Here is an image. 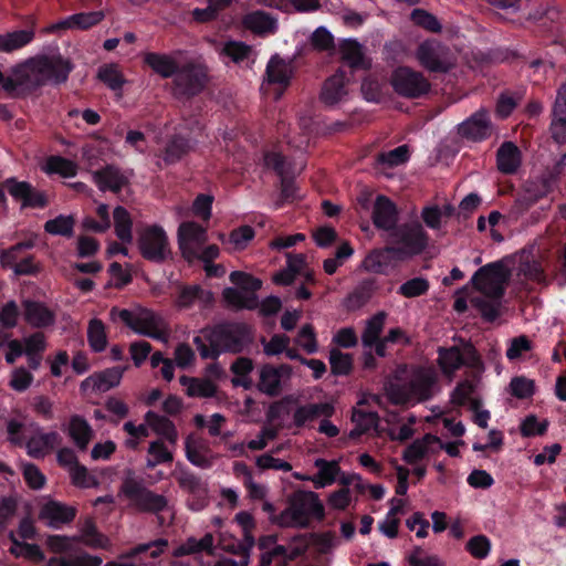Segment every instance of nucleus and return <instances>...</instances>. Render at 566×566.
<instances>
[{
  "label": "nucleus",
  "mask_w": 566,
  "mask_h": 566,
  "mask_svg": "<svg viewBox=\"0 0 566 566\" xmlns=\"http://www.w3.org/2000/svg\"><path fill=\"white\" fill-rule=\"evenodd\" d=\"M72 70L71 61L59 52L40 54L15 65L10 76L0 71V87L7 94L15 96L49 83H64Z\"/></svg>",
  "instance_id": "f257e3e1"
},
{
  "label": "nucleus",
  "mask_w": 566,
  "mask_h": 566,
  "mask_svg": "<svg viewBox=\"0 0 566 566\" xmlns=\"http://www.w3.org/2000/svg\"><path fill=\"white\" fill-rule=\"evenodd\" d=\"M438 391V374L432 366L402 367L386 386L395 405L415 406L431 399Z\"/></svg>",
  "instance_id": "f03ea898"
},
{
  "label": "nucleus",
  "mask_w": 566,
  "mask_h": 566,
  "mask_svg": "<svg viewBox=\"0 0 566 566\" xmlns=\"http://www.w3.org/2000/svg\"><path fill=\"white\" fill-rule=\"evenodd\" d=\"M510 272L503 262H494L480 268L471 277V284L483 295L471 297V303L488 321L499 315L500 301Z\"/></svg>",
  "instance_id": "7ed1b4c3"
},
{
  "label": "nucleus",
  "mask_w": 566,
  "mask_h": 566,
  "mask_svg": "<svg viewBox=\"0 0 566 566\" xmlns=\"http://www.w3.org/2000/svg\"><path fill=\"white\" fill-rule=\"evenodd\" d=\"M208 345L201 337L193 339L195 345L205 359L216 358L223 353H240L251 342V333L247 325L243 324H221L207 334Z\"/></svg>",
  "instance_id": "20e7f679"
},
{
  "label": "nucleus",
  "mask_w": 566,
  "mask_h": 566,
  "mask_svg": "<svg viewBox=\"0 0 566 566\" xmlns=\"http://www.w3.org/2000/svg\"><path fill=\"white\" fill-rule=\"evenodd\" d=\"M112 321H120L134 333L150 337L164 344L170 338V328L166 319L157 312L136 305L132 308L113 307L109 312Z\"/></svg>",
  "instance_id": "39448f33"
},
{
  "label": "nucleus",
  "mask_w": 566,
  "mask_h": 566,
  "mask_svg": "<svg viewBox=\"0 0 566 566\" xmlns=\"http://www.w3.org/2000/svg\"><path fill=\"white\" fill-rule=\"evenodd\" d=\"M325 509L319 496L313 491L300 490L294 492L289 506L281 512L276 523L282 527H307L313 518L322 521Z\"/></svg>",
  "instance_id": "423d86ee"
},
{
  "label": "nucleus",
  "mask_w": 566,
  "mask_h": 566,
  "mask_svg": "<svg viewBox=\"0 0 566 566\" xmlns=\"http://www.w3.org/2000/svg\"><path fill=\"white\" fill-rule=\"evenodd\" d=\"M137 247L143 258L151 262H163L171 254L169 238L165 229L158 224H148L139 229Z\"/></svg>",
  "instance_id": "0eeeda50"
},
{
  "label": "nucleus",
  "mask_w": 566,
  "mask_h": 566,
  "mask_svg": "<svg viewBox=\"0 0 566 566\" xmlns=\"http://www.w3.org/2000/svg\"><path fill=\"white\" fill-rule=\"evenodd\" d=\"M419 64L429 72L446 73L455 64L450 49L437 40L421 42L415 51Z\"/></svg>",
  "instance_id": "6e6552de"
},
{
  "label": "nucleus",
  "mask_w": 566,
  "mask_h": 566,
  "mask_svg": "<svg viewBox=\"0 0 566 566\" xmlns=\"http://www.w3.org/2000/svg\"><path fill=\"white\" fill-rule=\"evenodd\" d=\"M428 244L427 234L419 223L406 224L392 234V250L399 261L421 253Z\"/></svg>",
  "instance_id": "1a4fd4ad"
},
{
  "label": "nucleus",
  "mask_w": 566,
  "mask_h": 566,
  "mask_svg": "<svg viewBox=\"0 0 566 566\" xmlns=\"http://www.w3.org/2000/svg\"><path fill=\"white\" fill-rule=\"evenodd\" d=\"M120 492L130 501L132 505L140 511L156 513L167 506V500L164 495L146 489L132 474L124 480Z\"/></svg>",
  "instance_id": "9d476101"
},
{
  "label": "nucleus",
  "mask_w": 566,
  "mask_h": 566,
  "mask_svg": "<svg viewBox=\"0 0 566 566\" xmlns=\"http://www.w3.org/2000/svg\"><path fill=\"white\" fill-rule=\"evenodd\" d=\"M438 365L442 374L451 380L454 373L463 365L480 369L481 360L471 345L452 346L439 348Z\"/></svg>",
  "instance_id": "9b49d317"
},
{
  "label": "nucleus",
  "mask_w": 566,
  "mask_h": 566,
  "mask_svg": "<svg viewBox=\"0 0 566 566\" xmlns=\"http://www.w3.org/2000/svg\"><path fill=\"white\" fill-rule=\"evenodd\" d=\"M390 83L396 93L409 98L420 97L430 90V83L423 74L407 66L397 67Z\"/></svg>",
  "instance_id": "f8f14e48"
},
{
  "label": "nucleus",
  "mask_w": 566,
  "mask_h": 566,
  "mask_svg": "<svg viewBox=\"0 0 566 566\" xmlns=\"http://www.w3.org/2000/svg\"><path fill=\"white\" fill-rule=\"evenodd\" d=\"M207 229L195 221H184L177 230V243L182 258L188 262L196 261L198 251L207 242Z\"/></svg>",
  "instance_id": "ddd939ff"
},
{
  "label": "nucleus",
  "mask_w": 566,
  "mask_h": 566,
  "mask_svg": "<svg viewBox=\"0 0 566 566\" xmlns=\"http://www.w3.org/2000/svg\"><path fill=\"white\" fill-rule=\"evenodd\" d=\"M207 82V69L200 63L187 62L180 66L175 76V85L179 94L196 95Z\"/></svg>",
  "instance_id": "4468645a"
},
{
  "label": "nucleus",
  "mask_w": 566,
  "mask_h": 566,
  "mask_svg": "<svg viewBox=\"0 0 566 566\" xmlns=\"http://www.w3.org/2000/svg\"><path fill=\"white\" fill-rule=\"evenodd\" d=\"M292 374V367L286 364H282L277 367L264 365L259 370L258 388L268 396H277L283 385L291 379Z\"/></svg>",
  "instance_id": "2eb2a0df"
},
{
  "label": "nucleus",
  "mask_w": 566,
  "mask_h": 566,
  "mask_svg": "<svg viewBox=\"0 0 566 566\" xmlns=\"http://www.w3.org/2000/svg\"><path fill=\"white\" fill-rule=\"evenodd\" d=\"M292 73V66L289 62L277 55L272 56L268 63L265 80L262 84L263 92L265 94L270 93L273 86L275 98H279L283 90L290 84Z\"/></svg>",
  "instance_id": "dca6fc26"
},
{
  "label": "nucleus",
  "mask_w": 566,
  "mask_h": 566,
  "mask_svg": "<svg viewBox=\"0 0 566 566\" xmlns=\"http://www.w3.org/2000/svg\"><path fill=\"white\" fill-rule=\"evenodd\" d=\"M352 76L339 70L328 77L321 91V101L327 106H336L345 103L352 95L349 87Z\"/></svg>",
  "instance_id": "f3484780"
},
{
  "label": "nucleus",
  "mask_w": 566,
  "mask_h": 566,
  "mask_svg": "<svg viewBox=\"0 0 566 566\" xmlns=\"http://www.w3.org/2000/svg\"><path fill=\"white\" fill-rule=\"evenodd\" d=\"M185 454L187 460L195 467L201 469L211 468L218 460L209 443L201 437L189 434L185 439Z\"/></svg>",
  "instance_id": "a211bd4d"
},
{
  "label": "nucleus",
  "mask_w": 566,
  "mask_h": 566,
  "mask_svg": "<svg viewBox=\"0 0 566 566\" xmlns=\"http://www.w3.org/2000/svg\"><path fill=\"white\" fill-rule=\"evenodd\" d=\"M124 369L120 367L108 368L93 374L81 382L83 394L105 392L119 385Z\"/></svg>",
  "instance_id": "6ab92c4d"
},
{
  "label": "nucleus",
  "mask_w": 566,
  "mask_h": 566,
  "mask_svg": "<svg viewBox=\"0 0 566 566\" xmlns=\"http://www.w3.org/2000/svg\"><path fill=\"white\" fill-rule=\"evenodd\" d=\"M442 450V441L433 434H424L415 440L402 452V459L409 464H416Z\"/></svg>",
  "instance_id": "aec40b11"
},
{
  "label": "nucleus",
  "mask_w": 566,
  "mask_h": 566,
  "mask_svg": "<svg viewBox=\"0 0 566 566\" xmlns=\"http://www.w3.org/2000/svg\"><path fill=\"white\" fill-rule=\"evenodd\" d=\"M335 407L332 402L298 405L292 413V423L296 428L310 427L319 418H329L334 415Z\"/></svg>",
  "instance_id": "412c9836"
},
{
  "label": "nucleus",
  "mask_w": 566,
  "mask_h": 566,
  "mask_svg": "<svg viewBox=\"0 0 566 566\" xmlns=\"http://www.w3.org/2000/svg\"><path fill=\"white\" fill-rule=\"evenodd\" d=\"M3 187L10 196L21 201L22 207L42 208L46 205L44 193L35 191L25 181L10 179L4 182Z\"/></svg>",
  "instance_id": "4be33fe9"
},
{
  "label": "nucleus",
  "mask_w": 566,
  "mask_h": 566,
  "mask_svg": "<svg viewBox=\"0 0 566 566\" xmlns=\"http://www.w3.org/2000/svg\"><path fill=\"white\" fill-rule=\"evenodd\" d=\"M61 436L56 431H43L34 427L33 434L27 441L28 453L33 458H42L51 453L61 443Z\"/></svg>",
  "instance_id": "5701e85b"
},
{
  "label": "nucleus",
  "mask_w": 566,
  "mask_h": 566,
  "mask_svg": "<svg viewBox=\"0 0 566 566\" xmlns=\"http://www.w3.org/2000/svg\"><path fill=\"white\" fill-rule=\"evenodd\" d=\"M103 18L104 14L101 11L81 12L50 24L44 29V32L56 33L62 30H85L99 23Z\"/></svg>",
  "instance_id": "b1692460"
},
{
  "label": "nucleus",
  "mask_w": 566,
  "mask_h": 566,
  "mask_svg": "<svg viewBox=\"0 0 566 566\" xmlns=\"http://www.w3.org/2000/svg\"><path fill=\"white\" fill-rule=\"evenodd\" d=\"M459 134L471 140H482L491 136L492 125L488 114L480 109L459 125Z\"/></svg>",
  "instance_id": "393cba45"
},
{
  "label": "nucleus",
  "mask_w": 566,
  "mask_h": 566,
  "mask_svg": "<svg viewBox=\"0 0 566 566\" xmlns=\"http://www.w3.org/2000/svg\"><path fill=\"white\" fill-rule=\"evenodd\" d=\"M92 179L101 191L118 192L127 186L129 177L114 166H107L92 172Z\"/></svg>",
  "instance_id": "a878e982"
},
{
  "label": "nucleus",
  "mask_w": 566,
  "mask_h": 566,
  "mask_svg": "<svg viewBox=\"0 0 566 566\" xmlns=\"http://www.w3.org/2000/svg\"><path fill=\"white\" fill-rule=\"evenodd\" d=\"M213 295L210 291L202 289L200 285L182 286L176 298V306L181 310L190 308L199 305L205 308L211 305Z\"/></svg>",
  "instance_id": "bb28decb"
},
{
  "label": "nucleus",
  "mask_w": 566,
  "mask_h": 566,
  "mask_svg": "<svg viewBox=\"0 0 566 566\" xmlns=\"http://www.w3.org/2000/svg\"><path fill=\"white\" fill-rule=\"evenodd\" d=\"M39 517L51 527H59L75 517V509L60 502H46L39 513Z\"/></svg>",
  "instance_id": "cd10ccee"
},
{
  "label": "nucleus",
  "mask_w": 566,
  "mask_h": 566,
  "mask_svg": "<svg viewBox=\"0 0 566 566\" xmlns=\"http://www.w3.org/2000/svg\"><path fill=\"white\" fill-rule=\"evenodd\" d=\"M35 39L33 28L15 29L0 33V53H13L28 46Z\"/></svg>",
  "instance_id": "c85d7f7f"
},
{
  "label": "nucleus",
  "mask_w": 566,
  "mask_h": 566,
  "mask_svg": "<svg viewBox=\"0 0 566 566\" xmlns=\"http://www.w3.org/2000/svg\"><path fill=\"white\" fill-rule=\"evenodd\" d=\"M64 431L80 450H86L94 437V431L91 424L86 419L78 415L71 416Z\"/></svg>",
  "instance_id": "c756f323"
},
{
  "label": "nucleus",
  "mask_w": 566,
  "mask_h": 566,
  "mask_svg": "<svg viewBox=\"0 0 566 566\" xmlns=\"http://www.w3.org/2000/svg\"><path fill=\"white\" fill-rule=\"evenodd\" d=\"M145 422L147 426L168 444L176 447L178 441V432L175 424L166 417H163L154 411H148L145 415Z\"/></svg>",
  "instance_id": "7c9ffc66"
},
{
  "label": "nucleus",
  "mask_w": 566,
  "mask_h": 566,
  "mask_svg": "<svg viewBox=\"0 0 566 566\" xmlns=\"http://www.w3.org/2000/svg\"><path fill=\"white\" fill-rule=\"evenodd\" d=\"M314 465L317 469V473L313 475L311 482L316 489L332 485L340 473V468L336 460L316 459Z\"/></svg>",
  "instance_id": "2f4dec72"
},
{
  "label": "nucleus",
  "mask_w": 566,
  "mask_h": 566,
  "mask_svg": "<svg viewBox=\"0 0 566 566\" xmlns=\"http://www.w3.org/2000/svg\"><path fill=\"white\" fill-rule=\"evenodd\" d=\"M243 25L256 34H269L275 32L277 22L274 17L263 11H253L244 15Z\"/></svg>",
  "instance_id": "473e14b6"
},
{
  "label": "nucleus",
  "mask_w": 566,
  "mask_h": 566,
  "mask_svg": "<svg viewBox=\"0 0 566 566\" xmlns=\"http://www.w3.org/2000/svg\"><path fill=\"white\" fill-rule=\"evenodd\" d=\"M24 319L34 327H45L54 322V313L44 304L33 301H25Z\"/></svg>",
  "instance_id": "72a5a7b5"
},
{
  "label": "nucleus",
  "mask_w": 566,
  "mask_h": 566,
  "mask_svg": "<svg viewBox=\"0 0 566 566\" xmlns=\"http://www.w3.org/2000/svg\"><path fill=\"white\" fill-rule=\"evenodd\" d=\"M373 220L378 228L391 229L397 222V212L394 203L384 196L377 197Z\"/></svg>",
  "instance_id": "f704fd0d"
},
{
  "label": "nucleus",
  "mask_w": 566,
  "mask_h": 566,
  "mask_svg": "<svg viewBox=\"0 0 566 566\" xmlns=\"http://www.w3.org/2000/svg\"><path fill=\"white\" fill-rule=\"evenodd\" d=\"M144 62L157 74L163 77L176 76V73L180 69V64L175 60V57L149 52L144 55Z\"/></svg>",
  "instance_id": "c9c22d12"
},
{
  "label": "nucleus",
  "mask_w": 566,
  "mask_h": 566,
  "mask_svg": "<svg viewBox=\"0 0 566 566\" xmlns=\"http://www.w3.org/2000/svg\"><path fill=\"white\" fill-rule=\"evenodd\" d=\"M497 168L503 174H514L521 166V151L511 142L502 144L496 155Z\"/></svg>",
  "instance_id": "e433bc0d"
},
{
  "label": "nucleus",
  "mask_w": 566,
  "mask_h": 566,
  "mask_svg": "<svg viewBox=\"0 0 566 566\" xmlns=\"http://www.w3.org/2000/svg\"><path fill=\"white\" fill-rule=\"evenodd\" d=\"M179 381L188 397L210 398L217 392V386L207 378L181 376Z\"/></svg>",
  "instance_id": "4c0bfd02"
},
{
  "label": "nucleus",
  "mask_w": 566,
  "mask_h": 566,
  "mask_svg": "<svg viewBox=\"0 0 566 566\" xmlns=\"http://www.w3.org/2000/svg\"><path fill=\"white\" fill-rule=\"evenodd\" d=\"M174 448L163 439L151 441L147 448L146 467L153 469L159 464L172 462Z\"/></svg>",
  "instance_id": "58836bf2"
},
{
  "label": "nucleus",
  "mask_w": 566,
  "mask_h": 566,
  "mask_svg": "<svg viewBox=\"0 0 566 566\" xmlns=\"http://www.w3.org/2000/svg\"><path fill=\"white\" fill-rule=\"evenodd\" d=\"M394 261L399 260L397 259L396 251L389 247L382 250H375L370 252L365 258L363 265L367 271L384 273Z\"/></svg>",
  "instance_id": "ea45409f"
},
{
  "label": "nucleus",
  "mask_w": 566,
  "mask_h": 566,
  "mask_svg": "<svg viewBox=\"0 0 566 566\" xmlns=\"http://www.w3.org/2000/svg\"><path fill=\"white\" fill-rule=\"evenodd\" d=\"M342 60L352 69H367L369 61L365 57L361 45L354 40H346L339 48Z\"/></svg>",
  "instance_id": "a19ab883"
},
{
  "label": "nucleus",
  "mask_w": 566,
  "mask_h": 566,
  "mask_svg": "<svg viewBox=\"0 0 566 566\" xmlns=\"http://www.w3.org/2000/svg\"><path fill=\"white\" fill-rule=\"evenodd\" d=\"M410 150L407 145H401L389 151L380 153L376 158V168L386 172L387 169L398 167L409 160Z\"/></svg>",
  "instance_id": "79ce46f5"
},
{
  "label": "nucleus",
  "mask_w": 566,
  "mask_h": 566,
  "mask_svg": "<svg viewBox=\"0 0 566 566\" xmlns=\"http://www.w3.org/2000/svg\"><path fill=\"white\" fill-rule=\"evenodd\" d=\"M114 229L123 243L133 241V219L126 208L118 206L113 211Z\"/></svg>",
  "instance_id": "37998d69"
},
{
  "label": "nucleus",
  "mask_w": 566,
  "mask_h": 566,
  "mask_svg": "<svg viewBox=\"0 0 566 566\" xmlns=\"http://www.w3.org/2000/svg\"><path fill=\"white\" fill-rule=\"evenodd\" d=\"M168 546V541L160 538L154 542H149L146 544H140L133 548L125 557H123L119 562L116 563H109L106 566H134L130 562H128L129 558H133L139 554L149 552L150 557L156 558L160 554L164 553V551Z\"/></svg>",
  "instance_id": "c03bdc74"
},
{
  "label": "nucleus",
  "mask_w": 566,
  "mask_h": 566,
  "mask_svg": "<svg viewBox=\"0 0 566 566\" xmlns=\"http://www.w3.org/2000/svg\"><path fill=\"white\" fill-rule=\"evenodd\" d=\"M77 544L82 543L92 548H107L109 546V539L107 536L101 534L94 523L87 520L80 530Z\"/></svg>",
  "instance_id": "a18cd8bd"
},
{
  "label": "nucleus",
  "mask_w": 566,
  "mask_h": 566,
  "mask_svg": "<svg viewBox=\"0 0 566 566\" xmlns=\"http://www.w3.org/2000/svg\"><path fill=\"white\" fill-rule=\"evenodd\" d=\"M253 370V361L247 357L237 358L231 365V371L234 377L232 384L237 387H243L250 389L253 385L251 373Z\"/></svg>",
  "instance_id": "49530a36"
},
{
  "label": "nucleus",
  "mask_w": 566,
  "mask_h": 566,
  "mask_svg": "<svg viewBox=\"0 0 566 566\" xmlns=\"http://www.w3.org/2000/svg\"><path fill=\"white\" fill-rule=\"evenodd\" d=\"M352 421L355 423V427L349 432V438L354 439L376 429L378 416L373 411L354 410Z\"/></svg>",
  "instance_id": "de8ad7c7"
},
{
  "label": "nucleus",
  "mask_w": 566,
  "mask_h": 566,
  "mask_svg": "<svg viewBox=\"0 0 566 566\" xmlns=\"http://www.w3.org/2000/svg\"><path fill=\"white\" fill-rule=\"evenodd\" d=\"M213 546V536L210 533H207L202 538L197 539L195 537L187 538L186 542L178 545L172 555L175 557H181L195 553H199L202 551H210Z\"/></svg>",
  "instance_id": "09e8293b"
},
{
  "label": "nucleus",
  "mask_w": 566,
  "mask_h": 566,
  "mask_svg": "<svg viewBox=\"0 0 566 566\" xmlns=\"http://www.w3.org/2000/svg\"><path fill=\"white\" fill-rule=\"evenodd\" d=\"M254 235L255 232L250 226H241L232 230L228 237L227 250L229 252H240L247 249Z\"/></svg>",
  "instance_id": "8fccbe9b"
},
{
  "label": "nucleus",
  "mask_w": 566,
  "mask_h": 566,
  "mask_svg": "<svg viewBox=\"0 0 566 566\" xmlns=\"http://www.w3.org/2000/svg\"><path fill=\"white\" fill-rule=\"evenodd\" d=\"M87 340L94 352H103L107 346V335L104 323L98 318H92L87 326Z\"/></svg>",
  "instance_id": "3c124183"
},
{
  "label": "nucleus",
  "mask_w": 566,
  "mask_h": 566,
  "mask_svg": "<svg viewBox=\"0 0 566 566\" xmlns=\"http://www.w3.org/2000/svg\"><path fill=\"white\" fill-rule=\"evenodd\" d=\"M520 273L536 282L545 281L544 268L541 261L526 252H523L520 256Z\"/></svg>",
  "instance_id": "603ef678"
},
{
  "label": "nucleus",
  "mask_w": 566,
  "mask_h": 566,
  "mask_svg": "<svg viewBox=\"0 0 566 566\" xmlns=\"http://www.w3.org/2000/svg\"><path fill=\"white\" fill-rule=\"evenodd\" d=\"M386 314L378 313L373 316L366 324L365 331L361 336V342L365 347H371L379 338L380 333L385 326Z\"/></svg>",
  "instance_id": "864d4df0"
},
{
  "label": "nucleus",
  "mask_w": 566,
  "mask_h": 566,
  "mask_svg": "<svg viewBox=\"0 0 566 566\" xmlns=\"http://www.w3.org/2000/svg\"><path fill=\"white\" fill-rule=\"evenodd\" d=\"M97 77L113 91H120L124 76L116 64H106L98 69Z\"/></svg>",
  "instance_id": "5fc2aeb1"
},
{
  "label": "nucleus",
  "mask_w": 566,
  "mask_h": 566,
  "mask_svg": "<svg viewBox=\"0 0 566 566\" xmlns=\"http://www.w3.org/2000/svg\"><path fill=\"white\" fill-rule=\"evenodd\" d=\"M222 53L234 63H241L252 59L253 49L240 41H228L222 48Z\"/></svg>",
  "instance_id": "6e6d98bb"
},
{
  "label": "nucleus",
  "mask_w": 566,
  "mask_h": 566,
  "mask_svg": "<svg viewBox=\"0 0 566 566\" xmlns=\"http://www.w3.org/2000/svg\"><path fill=\"white\" fill-rule=\"evenodd\" d=\"M10 538L12 541V546L10 547V552L17 557H25L31 560H43L44 556L38 545L27 544L19 542L14 534H10Z\"/></svg>",
  "instance_id": "4d7b16f0"
},
{
  "label": "nucleus",
  "mask_w": 566,
  "mask_h": 566,
  "mask_svg": "<svg viewBox=\"0 0 566 566\" xmlns=\"http://www.w3.org/2000/svg\"><path fill=\"white\" fill-rule=\"evenodd\" d=\"M103 563L98 556L82 554L75 557H56L50 559L48 566H101Z\"/></svg>",
  "instance_id": "13d9d810"
},
{
  "label": "nucleus",
  "mask_w": 566,
  "mask_h": 566,
  "mask_svg": "<svg viewBox=\"0 0 566 566\" xmlns=\"http://www.w3.org/2000/svg\"><path fill=\"white\" fill-rule=\"evenodd\" d=\"M74 228V219L71 216H59L49 220L44 224V229L50 234L54 235H72Z\"/></svg>",
  "instance_id": "bf43d9fd"
},
{
  "label": "nucleus",
  "mask_w": 566,
  "mask_h": 566,
  "mask_svg": "<svg viewBox=\"0 0 566 566\" xmlns=\"http://www.w3.org/2000/svg\"><path fill=\"white\" fill-rule=\"evenodd\" d=\"M34 377L30 370L24 367H17L10 374L9 387L17 391H27L33 384Z\"/></svg>",
  "instance_id": "052dcab7"
},
{
  "label": "nucleus",
  "mask_w": 566,
  "mask_h": 566,
  "mask_svg": "<svg viewBox=\"0 0 566 566\" xmlns=\"http://www.w3.org/2000/svg\"><path fill=\"white\" fill-rule=\"evenodd\" d=\"M45 171L59 174L62 177H73L76 174V165L62 157H51L45 164Z\"/></svg>",
  "instance_id": "680f3d73"
},
{
  "label": "nucleus",
  "mask_w": 566,
  "mask_h": 566,
  "mask_svg": "<svg viewBox=\"0 0 566 566\" xmlns=\"http://www.w3.org/2000/svg\"><path fill=\"white\" fill-rule=\"evenodd\" d=\"M171 475L177 480L179 486L188 492H196L200 486L196 475L189 472L181 463L176 464Z\"/></svg>",
  "instance_id": "e2e57ef3"
},
{
  "label": "nucleus",
  "mask_w": 566,
  "mask_h": 566,
  "mask_svg": "<svg viewBox=\"0 0 566 566\" xmlns=\"http://www.w3.org/2000/svg\"><path fill=\"white\" fill-rule=\"evenodd\" d=\"M224 301L237 308H253L256 303L254 297L247 296L243 291L234 287H227L223 291Z\"/></svg>",
  "instance_id": "0e129e2a"
},
{
  "label": "nucleus",
  "mask_w": 566,
  "mask_h": 566,
  "mask_svg": "<svg viewBox=\"0 0 566 566\" xmlns=\"http://www.w3.org/2000/svg\"><path fill=\"white\" fill-rule=\"evenodd\" d=\"M429 290V282L424 277H415L401 284L398 293L405 297H417L423 295Z\"/></svg>",
  "instance_id": "69168bd1"
},
{
  "label": "nucleus",
  "mask_w": 566,
  "mask_h": 566,
  "mask_svg": "<svg viewBox=\"0 0 566 566\" xmlns=\"http://www.w3.org/2000/svg\"><path fill=\"white\" fill-rule=\"evenodd\" d=\"M191 147L192 145L188 139L179 136L175 137L167 146L164 159L167 163H174L186 155Z\"/></svg>",
  "instance_id": "338daca9"
},
{
  "label": "nucleus",
  "mask_w": 566,
  "mask_h": 566,
  "mask_svg": "<svg viewBox=\"0 0 566 566\" xmlns=\"http://www.w3.org/2000/svg\"><path fill=\"white\" fill-rule=\"evenodd\" d=\"M329 364L333 374L347 375L353 365L352 356L338 349H332L329 353Z\"/></svg>",
  "instance_id": "774afa93"
}]
</instances>
